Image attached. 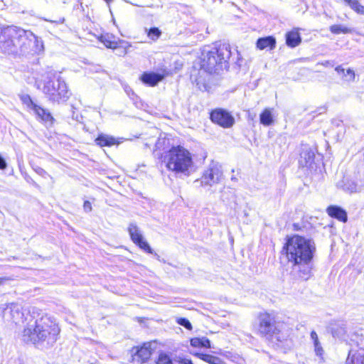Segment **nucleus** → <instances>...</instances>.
Segmentation results:
<instances>
[{
	"instance_id": "nucleus-1",
	"label": "nucleus",
	"mask_w": 364,
	"mask_h": 364,
	"mask_svg": "<svg viewBox=\"0 0 364 364\" xmlns=\"http://www.w3.org/2000/svg\"><path fill=\"white\" fill-rule=\"evenodd\" d=\"M314 250V242L304 237L296 235L287 240L282 252L292 264V272L296 277L304 280L310 277L309 262Z\"/></svg>"
},
{
	"instance_id": "nucleus-2",
	"label": "nucleus",
	"mask_w": 364,
	"mask_h": 364,
	"mask_svg": "<svg viewBox=\"0 0 364 364\" xmlns=\"http://www.w3.org/2000/svg\"><path fill=\"white\" fill-rule=\"evenodd\" d=\"M59 333L60 328L55 322L45 316L33 323L30 322L24 329L23 336L25 340L33 343L46 341L52 344L56 341Z\"/></svg>"
},
{
	"instance_id": "nucleus-3",
	"label": "nucleus",
	"mask_w": 364,
	"mask_h": 364,
	"mask_svg": "<svg viewBox=\"0 0 364 364\" xmlns=\"http://www.w3.org/2000/svg\"><path fill=\"white\" fill-rule=\"evenodd\" d=\"M168 171L178 176H189L193 166L192 155L181 146L171 147L164 156Z\"/></svg>"
},
{
	"instance_id": "nucleus-4",
	"label": "nucleus",
	"mask_w": 364,
	"mask_h": 364,
	"mask_svg": "<svg viewBox=\"0 0 364 364\" xmlns=\"http://www.w3.org/2000/svg\"><path fill=\"white\" fill-rule=\"evenodd\" d=\"M231 55L228 44H220L210 50L204 49L201 55V68L209 73H215L226 66L227 61Z\"/></svg>"
},
{
	"instance_id": "nucleus-5",
	"label": "nucleus",
	"mask_w": 364,
	"mask_h": 364,
	"mask_svg": "<svg viewBox=\"0 0 364 364\" xmlns=\"http://www.w3.org/2000/svg\"><path fill=\"white\" fill-rule=\"evenodd\" d=\"M22 35H25V30L22 28L16 26L4 28L0 33V49L9 54L17 53Z\"/></svg>"
},
{
	"instance_id": "nucleus-6",
	"label": "nucleus",
	"mask_w": 364,
	"mask_h": 364,
	"mask_svg": "<svg viewBox=\"0 0 364 364\" xmlns=\"http://www.w3.org/2000/svg\"><path fill=\"white\" fill-rule=\"evenodd\" d=\"M43 92L53 102H66L70 97V92L65 81L58 77L55 81L48 80L43 87Z\"/></svg>"
},
{
	"instance_id": "nucleus-7",
	"label": "nucleus",
	"mask_w": 364,
	"mask_h": 364,
	"mask_svg": "<svg viewBox=\"0 0 364 364\" xmlns=\"http://www.w3.org/2000/svg\"><path fill=\"white\" fill-rule=\"evenodd\" d=\"M223 177V172L221 165L215 161H212L207 168L204 171L200 178L202 186H212L219 183Z\"/></svg>"
},
{
	"instance_id": "nucleus-8",
	"label": "nucleus",
	"mask_w": 364,
	"mask_h": 364,
	"mask_svg": "<svg viewBox=\"0 0 364 364\" xmlns=\"http://www.w3.org/2000/svg\"><path fill=\"white\" fill-rule=\"evenodd\" d=\"M353 341L358 349L350 350L346 364H364V331L362 330L360 333L355 334Z\"/></svg>"
},
{
	"instance_id": "nucleus-9",
	"label": "nucleus",
	"mask_w": 364,
	"mask_h": 364,
	"mask_svg": "<svg viewBox=\"0 0 364 364\" xmlns=\"http://www.w3.org/2000/svg\"><path fill=\"white\" fill-rule=\"evenodd\" d=\"M23 306L21 303L12 302L4 309L3 317L6 321L18 323L23 321Z\"/></svg>"
},
{
	"instance_id": "nucleus-10",
	"label": "nucleus",
	"mask_w": 364,
	"mask_h": 364,
	"mask_svg": "<svg viewBox=\"0 0 364 364\" xmlns=\"http://www.w3.org/2000/svg\"><path fill=\"white\" fill-rule=\"evenodd\" d=\"M156 348L155 342H148L141 347H136L132 355L133 364H142L146 362L151 357L152 352Z\"/></svg>"
},
{
	"instance_id": "nucleus-11",
	"label": "nucleus",
	"mask_w": 364,
	"mask_h": 364,
	"mask_svg": "<svg viewBox=\"0 0 364 364\" xmlns=\"http://www.w3.org/2000/svg\"><path fill=\"white\" fill-rule=\"evenodd\" d=\"M210 119L213 122L224 127H231L234 122V117L226 110L223 109H216L210 113Z\"/></svg>"
},
{
	"instance_id": "nucleus-12",
	"label": "nucleus",
	"mask_w": 364,
	"mask_h": 364,
	"mask_svg": "<svg viewBox=\"0 0 364 364\" xmlns=\"http://www.w3.org/2000/svg\"><path fill=\"white\" fill-rule=\"evenodd\" d=\"M128 231L131 239L134 244L138 245L144 251L150 254L152 253V249L144 240L140 230L135 224H130L128 228Z\"/></svg>"
},
{
	"instance_id": "nucleus-13",
	"label": "nucleus",
	"mask_w": 364,
	"mask_h": 364,
	"mask_svg": "<svg viewBox=\"0 0 364 364\" xmlns=\"http://www.w3.org/2000/svg\"><path fill=\"white\" fill-rule=\"evenodd\" d=\"M259 331L262 335H267L272 331V317L269 314L264 313L259 315Z\"/></svg>"
},
{
	"instance_id": "nucleus-14",
	"label": "nucleus",
	"mask_w": 364,
	"mask_h": 364,
	"mask_svg": "<svg viewBox=\"0 0 364 364\" xmlns=\"http://www.w3.org/2000/svg\"><path fill=\"white\" fill-rule=\"evenodd\" d=\"M26 38H30V41H34V47L31 48V53L29 54H38L43 50V43L41 38L37 37L33 32L31 31L25 30Z\"/></svg>"
},
{
	"instance_id": "nucleus-15",
	"label": "nucleus",
	"mask_w": 364,
	"mask_h": 364,
	"mask_svg": "<svg viewBox=\"0 0 364 364\" xmlns=\"http://www.w3.org/2000/svg\"><path fill=\"white\" fill-rule=\"evenodd\" d=\"M328 214L337 220L346 223L348 217L345 210L336 205H331L327 208Z\"/></svg>"
},
{
	"instance_id": "nucleus-16",
	"label": "nucleus",
	"mask_w": 364,
	"mask_h": 364,
	"mask_svg": "<svg viewBox=\"0 0 364 364\" xmlns=\"http://www.w3.org/2000/svg\"><path fill=\"white\" fill-rule=\"evenodd\" d=\"M163 78V75L154 73H144L141 77V80L145 84H147L150 86L156 85L159 82L162 80Z\"/></svg>"
},
{
	"instance_id": "nucleus-17",
	"label": "nucleus",
	"mask_w": 364,
	"mask_h": 364,
	"mask_svg": "<svg viewBox=\"0 0 364 364\" xmlns=\"http://www.w3.org/2000/svg\"><path fill=\"white\" fill-rule=\"evenodd\" d=\"M33 113L43 122L52 124L53 117L48 110L38 106V105L33 110Z\"/></svg>"
},
{
	"instance_id": "nucleus-18",
	"label": "nucleus",
	"mask_w": 364,
	"mask_h": 364,
	"mask_svg": "<svg viewBox=\"0 0 364 364\" xmlns=\"http://www.w3.org/2000/svg\"><path fill=\"white\" fill-rule=\"evenodd\" d=\"M301 38L297 30H292L286 34V43L288 46L294 48L299 45Z\"/></svg>"
},
{
	"instance_id": "nucleus-19",
	"label": "nucleus",
	"mask_w": 364,
	"mask_h": 364,
	"mask_svg": "<svg viewBox=\"0 0 364 364\" xmlns=\"http://www.w3.org/2000/svg\"><path fill=\"white\" fill-rule=\"evenodd\" d=\"M275 44L276 41L272 36L261 38H259L257 41V47L260 50H263L267 48L272 49L275 47Z\"/></svg>"
},
{
	"instance_id": "nucleus-20",
	"label": "nucleus",
	"mask_w": 364,
	"mask_h": 364,
	"mask_svg": "<svg viewBox=\"0 0 364 364\" xmlns=\"http://www.w3.org/2000/svg\"><path fill=\"white\" fill-rule=\"evenodd\" d=\"M259 121L265 127L272 125L274 123L272 109L269 108L264 109L259 115Z\"/></svg>"
},
{
	"instance_id": "nucleus-21",
	"label": "nucleus",
	"mask_w": 364,
	"mask_h": 364,
	"mask_svg": "<svg viewBox=\"0 0 364 364\" xmlns=\"http://www.w3.org/2000/svg\"><path fill=\"white\" fill-rule=\"evenodd\" d=\"M193 355L209 364H225L223 360L216 356L200 353H196Z\"/></svg>"
},
{
	"instance_id": "nucleus-22",
	"label": "nucleus",
	"mask_w": 364,
	"mask_h": 364,
	"mask_svg": "<svg viewBox=\"0 0 364 364\" xmlns=\"http://www.w3.org/2000/svg\"><path fill=\"white\" fill-rule=\"evenodd\" d=\"M21 37V43L19 44V51L23 54H29L31 48L34 47V41H30V38H26L23 35Z\"/></svg>"
},
{
	"instance_id": "nucleus-23",
	"label": "nucleus",
	"mask_w": 364,
	"mask_h": 364,
	"mask_svg": "<svg viewBox=\"0 0 364 364\" xmlns=\"http://www.w3.org/2000/svg\"><path fill=\"white\" fill-rule=\"evenodd\" d=\"M95 141L100 146H110L116 144V139L113 136L107 134H100Z\"/></svg>"
},
{
	"instance_id": "nucleus-24",
	"label": "nucleus",
	"mask_w": 364,
	"mask_h": 364,
	"mask_svg": "<svg viewBox=\"0 0 364 364\" xmlns=\"http://www.w3.org/2000/svg\"><path fill=\"white\" fill-rule=\"evenodd\" d=\"M336 70L339 75H342L347 81H353L355 79V73L351 69L345 70L344 68H341V66H338L336 68Z\"/></svg>"
},
{
	"instance_id": "nucleus-25",
	"label": "nucleus",
	"mask_w": 364,
	"mask_h": 364,
	"mask_svg": "<svg viewBox=\"0 0 364 364\" xmlns=\"http://www.w3.org/2000/svg\"><path fill=\"white\" fill-rule=\"evenodd\" d=\"M20 99L28 110L33 111L37 105L28 95H22L20 96Z\"/></svg>"
},
{
	"instance_id": "nucleus-26",
	"label": "nucleus",
	"mask_w": 364,
	"mask_h": 364,
	"mask_svg": "<svg viewBox=\"0 0 364 364\" xmlns=\"http://www.w3.org/2000/svg\"><path fill=\"white\" fill-rule=\"evenodd\" d=\"M111 38L109 35H102L100 40L107 48L114 49L117 48V43L112 41Z\"/></svg>"
},
{
	"instance_id": "nucleus-27",
	"label": "nucleus",
	"mask_w": 364,
	"mask_h": 364,
	"mask_svg": "<svg viewBox=\"0 0 364 364\" xmlns=\"http://www.w3.org/2000/svg\"><path fill=\"white\" fill-rule=\"evenodd\" d=\"M330 31L334 33V34H339V33H351L352 30L350 28H348L342 25H332L330 27Z\"/></svg>"
},
{
	"instance_id": "nucleus-28",
	"label": "nucleus",
	"mask_w": 364,
	"mask_h": 364,
	"mask_svg": "<svg viewBox=\"0 0 364 364\" xmlns=\"http://www.w3.org/2000/svg\"><path fill=\"white\" fill-rule=\"evenodd\" d=\"M147 36L152 41L158 40L161 36V31L156 27L151 28L150 29L146 28Z\"/></svg>"
},
{
	"instance_id": "nucleus-29",
	"label": "nucleus",
	"mask_w": 364,
	"mask_h": 364,
	"mask_svg": "<svg viewBox=\"0 0 364 364\" xmlns=\"http://www.w3.org/2000/svg\"><path fill=\"white\" fill-rule=\"evenodd\" d=\"M344 1L357 14L359 13V11L363 6L359 3L358 0H344Z\"/></svg>"
},
{
	"instance_id": "nucleus-30",
	"label": "nucleus",
	"mask_w": 364,
	"mask_h": 364,
	"mask_svg": "<svg viewBox=\"0 0 364 364\" xmlns=\"http://www.w3.org/2000/svg\"><path fill=\"white\" fill-rule=\"evenodd\" d=\"M156 364H173L170 356L166 353L159 354Z\"/></svg>"
},
{
	"instance_id": "nucleus-31",
	"label": "nucleus",
	"mask_w": 364,
	"mask_h": 364,
	"mask_svg": "<svg viewBox=\"0 0 364 364\" xmlns=\"http://www.w3.org/2000/svg\"><path fill=\"white\" fill-rule=\"evenodd\" d=\"M177 323L178 324H180L181 326H183V327H185L186 328H187L188 330H191L192 329L191 323H190V321L188 319H186L185 318H178Z\"/></svg>"
},
{
	"instance_id": "nucleus-32",
	"label": "nucleus",
	"mask_w": 364,
	"mask_h": 364,
	"mask_svg": "<svg viewBox=\"0 0 364 364\" xmlns=\"http://www.w3.org/2000/svg\"><path fill=\"white\" fill-rule=\"evenodd\" d=\"M314 345V350H315V353H316V355L322 356L323 353V348L321 346V343H315Z\"/></svg>"
},
{
	"instance_id": "nucleus-33",
	"label": "nucleus",
	"mask_w": 364,
	"mask_h": 364,
	"mask_svg": "<svg viewBox=\"0 0 364 364\" xmlns=\"http://www.w3.org/2000/svg\"><path fill=\"white\" fill-rule=\"evenodd\" d=\"M191 345L193 347H201V338H193L191 340Z\"/></svg>"
},
{
	"instance_id": "nucleus-34",
	"label": "nucleus",
	"mask_w": 364,
	"mask_h": 364,
	"mask_svg": "<svg viewBox=\"0 0 364 364\" xmlns=\"http://www.w3.org/2000/svg\"><path fill=\"white\" fill-rule=\"evenodd\" d=\"M201 347L210 348V341L205 337L201 338Z\"/></svg>"
},
{
	"instance_id": "nucleus-35",
	"label": "nucleus",
	"mask_w": 364,
	"mask_h": 364,
	"mask_svg": "<svg viewBox=\"0 0 364 364\" xmlns=\"http://www.w3.org/2000/svg\"><path fill=\"white\" fill-rule=\"evenodd\" d=\"M83 208L85 212H90L92 210L91 203L88 200L84 202Z\"/></svg>"
},
{
	"instance_id": "nucleus-36",
	"label": "nucleus",
	"mask_w": 364,
	"mask_h": 364,
	"mask_svg": "<svg viewBox=\"0 0 364 364\" xmlns=\"http://www.w3.org/2000/svg\"><path fill=\"white\" fill-rule=\"evenodd\" d=\"M12 279L10 277H0V286L9 284Z\"/></svg>"
},
{
	"instance_id": "nucleus-37",
	"label": "nucleus",
	"mask_w": 364,
	"mask_h": 364,
	"mask_svg": "<svg viewBox=\"0 0 364 364\" xmlns=\"http://www.w3.org/2000/svg\"><path fill=\"white\" fill-rule=\"evenodd\" d=\"M179 364H193L191 360L188 358H179L178 360Z\"/></svg>"
},
{
	"instance_id": "nucleus-38",
	"label": "nucleus",
	"mask_w": 364,
	"mask_h": 364,
	"mask_svg": "<svg viewBox=\"0 0 364 364\" xmlns=\"http://www.w3.org/2000/svg\"><path fill=\"white\" fill-rule=\"evenodd\" d=\"M7 164L5 159L0 155V169L4 170L6 168Z\"/></svg>"
},
{
	"instance_id": "nucleus-39",
	"label": "nucleus",
	"mask_w": 364,
	"mask_h": 364,
	"mask_svg": "<svg viewBox=\"0 0 364 364\" xmlns=\"http://www.w3.org/2000/svg\"><path fill=\"white\" fill-rule=\"evenodd\" d=\"M311 338L314 341V344L319 343L317 333L315 331L311 333Z\"/></svg>"
},
{
	"instance_id": "nucleus-40",
	"label": "nucleus",
	"mask_w": 364,
	"mask_h": 364,
	"mask_svg": "<svg viewBox=\"0 0 364 364\" xmlns=\"http://www.w3.org/2000/svg\"><path fill=\"white\" fill-rule=\"evenodd\" d=\"M348 190H349L350 193H355L358 191V188L356 185H353L350 188H348Z\"/></svg>"
},
{
	"instance_id": "nucleus-41",
	"label": "nucleus",
	"mask_w": 364,
	"mask_h": 364,
	"mask_svg": "<svg viewBox=\"0 0 364 364\" xmlns=\"http://www.w3.org/2000/svg\"><path fill=\"white\" fill-rule=\"evenodd\" d=\"M358 14L364 15V6H362Z\"/></svg>"
},
{
	"instance_id": "nucleus-42",
	"label": "nucleus",
	"mask_w": 364,
	"mask_h": 364,
	"mask_svg": "<svg viewBox=\"0 0 364 364\" xmlns=\"http://www.w3.org/2000/svg\"><path fill=\"white\" fill-rule=\"evenodd\" d=\"M64 20L65 19L63 18L59 19V21H55V22L57 23H63L64 22Z\"/></svg>"
},
{
	"instance_id": "nucleus-43",
	"label": "nucleus",
	"mask_w": 364,
	"mask_h": 364,
	"mask_svg": "<svg viewBox=\"0 0 364 364\" xmlns=\"http://www.w3.org/2000/svg\"><path fill=\"white\" fill-rule=\"evenodd\" d=\"M328 61H326V65H328Z\"/></svg>"
},
{
	"instance_id": "nucleus-44",
	"label": "nucleus",
	"mask_w": 364,
	"mask_h": 364,
	"mask_svg": "<svg viewBox=\"0 0 364 364\" xmlns=\"http://www.w3.org/2000/svg\"><path fill=\"white\" fill-rule=\"evenodd\" d=\"M328 61H326V65H328Z\"/></svg>"
}]
</instances>
